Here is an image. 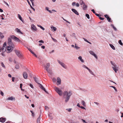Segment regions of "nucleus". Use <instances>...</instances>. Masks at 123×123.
Segmentation results:
<instances>
[{
	"label": "nucleus",
	"instance_id": "1",
	"mask_svg": "<svg viewBox=\"0 0 123 123\" xmlns=\"http://www.w3.org/2000/svg\"><path fill=\"white\" fill-rule=\"evenodd\" d=\"M72 92L71 91H70L68 92L67 91H65L63 92V94L64 96H66L65 97V102L66 103L68 102L70 97L72 95Z\"/></svg>",
	"mask_w": 123,
	"mask_h": 123
},
{
	"label": "nucleus",
	"instance_id": "2",
	"mask_svg": "<svg viewBox=\"0 0 123 123\" xmlns=\"http://www.w3.org/2000/svg\"><path fill=\"white\" fill-rule=\"evenodd\" d=\"M55 90L56 92L58 94L59 96H61L63 94L62 91L57 87H55Z\"/></svg>",
	"mask_w": 123,
	"mask_h": 123
},
{
	"label": "nucleus",
	"instance_id": "3",
	"mask_svg": "<svg viewBox=\"0 0 123 123\" xmlns=\"http://www.w3.org/2000/svg\"><path fill=\"white\" fill-rule=\"evenodd\" d=\"M10 37L11 38L13 39L16 41H17L18 42H20V40L18 38L16 37L14 35H11L10 36Z\"/></svg>",
	"mask_w": 123,
	"mask_h": 123
},
{
	"label": "nucleus",
	"instance_id": "4",
	"mask_svg": "<svg viewBox=\"0 0 123 123\" xmlns=\"http://www.w3.org/2000/svg\"><path fill=\"white\" fill-rule=\"evenodd\" d=\"M15 52L17 55L18 57L19 58H21L22 57V55L19 51L17 50H15Z\"/></svg>",
	"mask_w": 123,
	"mask_h": 123
},
{
	"label": "nucleus",
	"instance_id": "5",
	"mask_svg": "<svg viewBox=\"0 0 123 123\" xmlns=\"http://www.w3.org/2000/svg\"><path fill=\"white\" fill-rule=\"evenodd\" d=\"M13 46H12V47L11 46H7L6 49V52L8 53L11 52L12 50L11 48H12Z\"/></svg>",
	"mask_w": 123,
	"mask_h": 123
},
{
	"label": "nucleus",
	"instance_id": "6",
	"mask_svg": "<svg viewBox=\"0 0 123 123\" xmlns=\"http://www.w3.org/2000/svg\"><path fill=\"white\" fill-rule=\"evenodd\" d=\"M57 61L58 63L63 68H66V67L65 64L63 62H61L58 60H57Z\"/></svg>",
	"mask_w": 123,
	"mask_h": 123
},
{
	"label": "nucleus",
	"instance_id": "7",
	"mask_svg": "<svg viewBox=\"0 0 123 123\" xmlns=\"http://www.w3.org/2000/svg\"><path fill=\"white\" fill-rule=\"evenodd\" d=\"M8 44L11 47L13 46V43L12 42V40L10 37L8 39Z\"/></svg>",
	"mask_w": 123,
	"mask_h": 123
},
{
	"label": "nucleus",
	"instance_id": "8",
	"mask_svg": "<svg viewBox=\"0 0 123 123\" xmlns=\"http://www.w3.org/2000/svg\"><path fill=\"white\" fill-rule=\"evenodd\" d=\"M56 80L57 81V85H58L61 84V80L59 77H58L57 78Z\"/></svg>",
	"mask_w": 123,
	"mask_h": 123
},
{
	"label": "nucleus",
	"instance_id": "9",
	"mask_svg": "<svg viewBox=\"0 0 123 123\" xmlns=\"http://www.w3.org/2000/svg\"><path fill=\"white\" fill-rule=\"evenodd\" d=\"M89 53L90 54L93 56L95 57L96 59H97L98 58V57L97 55L94 53V52L92 51H89Z\"/></svg>",
	"mask_w": 123,
	"mask_h": 123
},
{
	"label": "nucleus",
	"instance_id": "10",
	"mask_svg": "<svg viewBox=\"0 0 123 123\" xmlns=\"http://www.w3.org/2000/svg\"><path fill=\"white\" fill-rule=\"evenodd\" d=\"M31 29L33 31H36L37 30V28L36 26L33 24L31 25Z\"/></svg>",
	"mask_w": 123,
	"mask_h": 123
},
{
	"label": "nucleus",
	"instance_id": "11",
	"mask_svg": "<svg viewBox=\"0 0 123 123\" xmlns=\"http://www.w3.org/2000/svg\"><path fill=\"white\" fill-rule=\"evenodd\" d=\"M23 75L24 78L25 79H26L27 78V73L25 72H24L23 73Z\"/></svg>",
	"mask_w": 123,
	"mask_h": 123
},
{
	"label": "nucleus",
	"instance_id": "12",
	"mask_svg": "<svg viewBox=\"0 0 123 123\" xmlns=\"http://www.w3.org/2000/svg\"><path fill=\"white\" fill-rule=\"evenodd\" d=\"M38 84L39 85V86L40 88H41L45 92H46V93H47V92L45 90V88L43 87V86L42 84H40L39 83Z\"/></svg>",
	"mask_w": 123,
	"mask_h": 123
},
{
	"label": "nucleus",
	"instance_id": "13",
	"mask_svg": "<svg viewBox=\"0 0 123 123\" xmlns=\"http://www.w3.org/2000/svg\"><path fill=\"white\" fill-rule=\"evenodd\" d=\"M50 66V64L49 63H47L46 64V66H45L46 69L47 71H48V68H49Z\"/></svg>",
	"mask_w": 123,
	"mask_h": 123
},
{
	"label": "nucleus",
	"instance_id": "14",
	"mask_svg": "<svg viewBox=\"0 0 123 123\" xmlns=\"http://www.w3.org/2000/svg\"><path fill=\"white\" fill-rule=\"evenodd\" d=\"M71 10L75 14L77 15H79V13L78 12H77V11L75 10V9L73 8H72L71 9Z\"/></svg>",
	"mask_w": 123,
	"mask_h": 123
},
{
	"label": "nucleus",
	"instance_id": "15",
	"mask_svg": "<svg viewBox=\"0 0 123 123\" xmlns=\"http://www.w3.org/2000/svg\"><path fill=\"white\" fill-rule=\"evenodd\" d=\"M15 31L17 32L19 34H23V33L20 30V29H18V28H16L15 29Z\"/></svg>",
	"mask_w": 123,
	"mask_h": 123
},
{
	"label": "nucleus",
	"instance_id": "16",
	"mask_svg": "<svg viewBox=\"0 0 123 123\" xmlns=\"http://www.w3.org/2000/svg\"><path fill=\"white\" fill-rule=\"evenodd\" d=\"M6 119L5 118L1 117L0 118V122L2 123L6 121Z\"/></svg>",
	"mask_w": 123,
	"mask_h": 123
},
{
	"label": "nucleus",
	"instance_id": "17",
	"mask_svg": "<svg viewBox=\"0 0 123 123\" xmlns=\"http://www.w3.org/2000/svg\"><path fill=\"white\" fill-rule=\"evenodd\" d=\"M15 98H14L12 96H11V97L7 98L6 100H10L11 101L13 100L14 99V100Z\"/></svg>",
	"mask_w": 123,
	"mask_h": 123
},
{
	"label": "nucleus",
	"instance_id": "18",
	"mask_svg": "<svg viewBox=\"0 0 123 123\" xmlns=\"http://www.w3.org/2000/svg\"><path fill=\"white\" fill-rule=\"evenodd\" d=\"M78 59L80 60L82 63H84V61L82 59V57L81 56H80L78 57Z\"/></svg>",
	"mask_w": 123,
	"mask_h": 123
},
{
	"label": "nucleus",
	"instance_id": "19",
	"mask_svg": "<svg viewBox=\"0 0 123 123\" xmlns=\"http://www.w3.org/2000/svg\"><path fill=\"white\" fill-rule=\"evenodd\" d=\"M50 28L53 31V30L54 31H55L56 30V28L53 26H51L50 27Z\"/></svg>",
	"mask_w": 123,
	"mask_h": 123
},
{
	"label": "nucleus",
	"instance_id": "20",
	"mask_svg": "<svg viewBox=\"0 0 123 123\" xmlns=\"http://www.w3.org/2000/svg\"><path fill=\"white\" fill-rule=\"evenodd\" d=\"M34 80L38 84L39 83H38V78H37L36 77H34Z\"/></svg>",
	"mask_w": 123,
	"mask_h": 123
},
{
	"label": "nucleus",
	"instance_id": "21",
	"mask_svg": "<svg viewBox=\"0 0 123 123\" xmlns=\"http://www.w3.org/2000/svg\"><path fill=\"white\" fill-rule=\"evenodd\" d=\"M87 69L88 70L89 72L90 73V74H92V75L94 76H95L94 73L90 69L88 68Z\"/></svg>",
	"mask_w": 123,
	"mask_h": 123
},
{
	"label": "nucleus",
	"instance_id": "22",
	"mask_svg": "<svg viewBox=\"0 0 123 123\" xmlns=\"http://www.w3.org/2000/svg\"><path fill=\"white\" fill-rule=\"evenodd\" d=\"M45 9L46 10L48 11L50 13H52V12H51V11L49 10V7H46L45 8Z\"/></svg>",
	"mask_w": 123,
	"mask_h": 123
},
{
	"label": "nucleus",
	"instance_id": "23",
	"mask_svg": "<svg viewBox=\"0 0 123 123\" xmlns=\"http://www.w3.org/2000/svg\"><path fill=\"white\" fill-rule=\"evenodd\" d=\"M87 7V6L85 4H84L83 6V9L84 10H86Z\"/></svg>",
	"mask_w": 123,
	"mask_h": 123
},
{
	"label": "nucleus",
	"instance_id": "24",
	"mask_svg": "<svg viewBox=\"0 0 123 123\" xmlns=\"http://www.w3.org/2000/svg\"><path fill=\"white\" fill-rule=\"evenodd\" d=\"M112 68L115 71V72L116 73H117V70H118V69H117V67H116V68H115L114 67H112Z\"/></svg>",
	"mask_w": 123,
	"mask_h": 123
},
{
	"label": "nucleus",
	"instance_id": "25",
	"mask_svg": "<svg viewBox=\"0 0 123 123\" xmlns=\"http://www.w3.org/2000/svg\"><path fill=\"white\" fill-rule=\"evenodd\" d=\"M2 48V50L3 51V52H5L6 49V47H3V46Z\"/></svg>",
	"mask_w": 123,
	"mask_h": 123
},
{
	"label": "nucleus",
	"instance_id": "26",
	"mask_svg": "<svg viewBox=\"0 0 123 123\" xmlns=\"http://www.w3.org/2000/svg\"><path fill=\"white\" fill-rule=\"evenodd\" d=\"M81 104L84 106H86L85 103L84 101L82 100L81 101Z\"/></svg>",
	"mask_w": 123,
	"mask_h": 123
},
{
	"label": "nucleus",
	"instance_id": "27",
	"mask_svg": "<svg viewBox=\"0 0 123 123\" xmlns=\"http://www.w3.org/2000/svg\"><path fill=\"white\" fill-rule=\"evenodd\" d=\"M109 45L111 48L113 50H115V48L114 47V46L111 44H110Z\"/></svg>",
	"mask_w": 123,
	"mask_h": 123
},
{
	"label": "nucleus",
	"instance_id": "28",
	"mask_svg": "<svg viewBox=\"0 0 123 123\" xmlns=\"http://www.w3.org/2000/svg\"><path fill=\"white\" fill-rule=\"evenodd\" d=\"M18 17L23 22V21L22 20V18L21 16L19 14H18Z\"/></svg>",
	"mask_w": 123,
	"mask_h": 123
},
{
	"label": "nucleus",
	"instance_id": "29",
	"mask_svg": "<svg viewBox=\"0 0 123 123\" xmlns=\"http://www.w3.org/2000/svg\"><path fill=\"white\" fill-rule=\"evenodd\" d=\"M41 118L40 116L37 119V123H39L40 120Z\"/></svg>",
	"mask_w": 123,
	"mask_h": 123
},
{
	"label": "nucleus",
	"instance_id": "30",
	"mask_svg": "<svg viewBox=\"0 0 123 123\" xmlns=\"http://www.w3.org/2000/svg\"><path fill=\"white\" fill-rule=\"evenodd\" d=\"M80 4L81 5H84L85 4V3L83 2V1L82 0H80Z\"/></svg>",
	"mask_w": 123,
	"mask_h": 123
},
{
	"label": "nucleus",
	"instance_id": "31",
	"mask_svg": "<svg viewBox=\"0 0 123 123\" xmlns=\"http://www.w3.org/2000/svg\"><path fill=\"white\" fill-rule=\"evenodd\" d=\"M3 34L1 33V32H0V37L1 38H3L4 37V36L3 35Z\"/></svg>",
	"mask_w": 123,
	"mask_h": 123
},
{
	"label": "nucleus",
	"instance_id": "32",
	"mask_svg": "<svg viewBox=\"0 0 123 123\" xmlns=\"http://www.w3.org/2000/svg\"><path fill=\"white\" fill-rule=\"evenodd\" d=\"M111 63L112 65L115 68H116V65L114 63H113L112 61L111 62Z\"/></svg>",
	"mask_w": 123,
	"mask_h": 123
},
{
	"label": "nucleus",
	"instance_id": "33",
	"mask_svg": "<svg viewBox=\"0 0 123 123\" xmlns=\"http://www.w3.org/2000/svg\"><path fill=\"white\" fill-rule=\"evenodd\" d=\"M111 26L113 27V28L114 29V30L115 31H117V29L114 26V25L113 24H111Z\"/></svg>",
	"mask_w": 123,
	"mask_h": 123
},
{
	"label": "nucleus",
	"instance_id": "34",
	"mask_svg": "<svg viewBox=\"0 0 123 123\" xmlns=\"http://www.w3.org/2000/svg\"><path fill=\"white\" fill-rule=\"evenodd\" d=\"M19 64H17L15 66V68L18 69L19 68Z\"/></svg>",
	"mask_w": 123,
	"mask_h": 123
},
{
	"label": "nucleus",
	"instance_id": "35",
	"mask_svg": "<svg viewBox=\"0 0 123 123\" xmlns=\"http://www.w3.org/2000/svg\"><path fill=\"white\" fill-rule=\"evenodd\" d=\"M119 43L121 45H123V43H122V41L121 40H120L118 41Z\"/></svg>",
	"mask_w": 123,
	"mask_h": 123
},
{
	"label": "nucleus",
	"instance_id": "36",
	"mask_svg": "<svg viewBox=\"0 0 123 123\" xmlns=\"http://www.w3.org/2000/svg\"><path fill=\"white\" fill-rule=\"evenodd\" d=\"M74 48L76 49H79L80 48L79 47L77 46L76 45V44H75V45Z\"/></svg>",
	"mask_w": 123,
	"mask_h": 123
},
{
	"label": "nucleus",
	"instance_id": "37",
	"mask_svg": "<svg viewBox=\"0 0 123 123\" xmlns=\"http://www.w3.org/2000/svg\"><path fill=\"white\" fill-rule=\"evenodd\" d=\"M82 67H83L84 68H86L87 69L88 68V67H86L85 65L83 64L82 65Z\"/></svg>",
	"mask_w": 123,
	"mask_h": 123
},
{
	"label": "nucleus",
	"instance_id": "38",
	"mask_svg": "<svg viewBox=\"0 0 123 123\" xmlns=\"http://www.w3.org/2000/svg\"><path fill=\"white\" fill-rule=\"evenodd\" d=\"M30 112H31V113H32V115H31L32 116L34 117V115H35V114H34V113L33 111H30Z\"/></svg>",
	"mask_w": 123,
	"mask_h": 123
},
{
	"label": "nucleus",
	"instance_id": "39",
	"mask_svg": "<svg viewBox=\"0 0 123 123\" xmlns=\"http://www.w3.org/2000/svg\"><path fill=\"white\" fill-rule=\"evenodd\" d=\"M51 38L52 39L53 41L55 42H57V41L54 38H53L52 37H51Z\"/></svg>",
	"mask_w": 123,
	"mask_h": 123
},
{
	"label": "nucleus",
	"instance_id": "40",
	"mask_svg": "<svg viewBox=\"0 0 123 123\" xmlns=\"http://www.w3.org/2000/svg\"><path fill=\"white\" fill-rule=\"evenodd\" d=\"M28 50L31 52L33 54H35V53L30 49H29Z\"/></svg>",
	"mask_w": 123,
	"mask_h": 123
},
{
	"label": "nucleus",
	"instance_id": "41",
	"mask_svg": "<svg viewBox=\"0 0 123 123\" xmlns=\"http://www.w3.org/2000/svg\"><path fill=\"white\" fill-rule=\"evenodd\" d=\"M86 16L87 17V18L88 19L90 18V17L89 15L88 14H86Z\"/></svg>",
	"mask_w": 123,
	"mask_h": 123
},
{
	"label": "nucleus",
	"instance_id": "42",
	"mask_svg": "<svg viewBox=\"0 0 123 123\" xmlns=\"http://www.w3.org/2000/svg\"><path fill=\"white\" fill-rule=\"evenodd\" d=\"M52 80L53 82L55 83L56 82V79L55 78H54Z\"/></svg>",
	"mask_w": 123,
	"mask_h": 123
},
{
	"label": "nucleus",
	"instance_id": "43",
	"mask_svg": "<svg viewBox=\"0 0 123 123\" xmlns=\"http://www.w3.org/2000/svg\"><path fill=\"white\" fill-rule=\"evenodd\" d=\"M107 19L109 22H111V18H110L109 17L108 18H107Z\"/></svg>",
	"mask_w": 123,
	"mask_h": 123
},
{
	"label": "nucleus",
	"instance_id": "44",
	"mask_svg": "<svg viewBox=\"0 0 123 123\" xmlns=\"http://www.w3.org/2000/svg\"><path fill=\"white\" fill-rule=\"evenodd\" d=\"M1 65L4 68H5V67L4 64L3 63V62H1Z\"/></svg>",
	"mask_w": 123,
	"mask_h": 123
},
{
	"label": "nucleus",
	"instance_id": "45",
	"mask_svg": "<svg viewBox=\"0 0 123 123\" xmlns=\"http://www.w3.org/2000/svg\"><path fill=\"white\" fill-rule=\"evenodd\" d=\"M72 37L75 38H76V37L75 36V34L74 33H73L72 34Z\"/></svg>",
	"mask_w": 123,
	"mask_h": 123
},
{
	"label": "nucleus",
	"instance_id": "46",
	"mask_svg": "<svg viewBox=\"0 0 123 123\" xmlns=\"http://www.w3.org/2000/svg\"><path fill=\"white\" fill-rule=\"evenodd\" d=\"M93 103L95 104L97 106H99V104L98 103V102H93Z\"/></svg>",
	"mask_w": 123,
	"mask_h": 123
},
{
	"label": "nucleus",
	"instance_id": "47",
	"mask_svg": "<svg viewBox=\"0 0 123 123\" xmlns=\"http://www.w3.org/2000/svg\"><path fill=\"white\" fill-rule=\"evenodd\" d=\"M6 42H5L3 44V47H6Z\"/></svg>",
	"mask_w": 123,
	"mask_h": 123
},
{
	"label": "nucleus",
	"instance_id": "48",
	"mask_svg": "<svg viewBox=\"0 0 123 123\" xmlns=\"http://www.w3.org/2000/svg\"><path fill=\"white\" fill-rule=\"evenodd\" d=\"M72 109L69 108V109H67L66 110L68 112H70L71 111V110Z\"/></svg>",
	"mask_w": 123,
	"mask_h": 123
},
{
	"label": "nucleus",
	"instance_id": "49",
	"mask_svg": "<svg viewBox=\"0 0 123 123\" xmlns=\"http://www.w3.org/2000/svg\"><path fill=\"white\" fill-rule=\"evenodd\" d=\"M28 85H29L32 88H33L34 87H33V85L31 84H28Z\"/></svg>",
	"mask_w": 123,
	"mask_h": 123
},
{
	"label": "nucleus",
	"instance_id": "50",
	"mask_svg": "<svg viewBox=\"0 0 123 123\" xmlns=\"http://www.w3.org/2000/svg\"><path fill=\"white\" fill-rule=\"evenodd\" d=\"M45 109L46 110H47L48 109V107L47 106H45Z\"/></svg>",
	"mask_w": 123,
	"mask_h": 123
},
{
	"label": "nucleus",
	"instance_id": "51",
	"mask_svg": "<svg viewBox=\"0 0 123 123\" xmlns=\"http://www.w3.org/2000/svg\"><path fill=\"white\" fill-rule=\"evenodd\" d=\"M64 21H65L66 22L68 23L69 24H70V22H69L67 20H66L65 19H64Z\"/></svg>",
	"mask_w": 123,
	"mask_h": 123
},
{
	"label": "nucleus",
	"instance_id": "52",
	"mask_svg": "<svg viewBox=\"0 0 123 123\" xmlns=\"http://www.w3.org/2000/svg\"><path fill=\"white\" fill-rule=\"evenodd\" d=\"M4 2L5 4H6L8 6H9V5L6 2H5V1H3Z\"/></svg>",
	"mask_w": 123,
	"mask_h": 123
},
{
	"label": "nucleus",
	"instance_id": "53",
	"mask_svg": "<svg viewBox=\"0 0 123 123\" xmlns=\"http://www.w3.org/2000/svg\"><path fill=\"white\" fill-rule=\"evenodd\" d=\"M83 39H84V41H85L86 42H87L88 43V41L85 38H83Z\"/></svg>",
	"mask_w": 123,
	"mask_h": 123
},
{
	"label": "nucleus",
	"instance_id": "54",
	"mask_svg": "<svg viewBox=\"0 0 123 123\" xmlns=\"http://www.w3.org/2000/svg\"><path fill=\"white\" fill-rule=\"evenodd\" d=\"M8 59H9V61L10 62H12V59L11 58H9Z\"/></svg>",
	"mask_w": 123,
	"mask_h": 123
},
{
	"label": "nucleus",
	"instance_id": "55",
	"mask_svg": "<svg viewBox=\"0 0 123 123\" xmlns=\"http://www.w3.org/2000/svg\"><path fill=\"white\" fill-rule=\"evenodd\" d=\"M104 16H105V18H108L109 17L108 16V15L107 14L105 15H104Z\"/></svg>",
	"mask_w": 123,
	"mask_h": 123
},
{
	"label": "nucleus",
	"instance_id": "56",
	"mask_svg": "<svg viewBox=\"0 0 123 123\" xmlns=\"http://www.w3.org/2000/svg\"><path fill=\"white\" fill-rule=\"evenodd\" d=\"M1 52H3V51H2V48L0 47V53Z\"/></svg>",
	"mask_w": 123,
	"mask_h": 123
},
{
	"label": "nucleus",
	"instance_id": "57",
	"mask_svg": "<svg viewBox=\"0 0 123 123\" xmlns=\"http://www.w3.org/2000/svg\"><path fill=\"white\" fill-rule=\"evenodd\" d=\"M30 0L31 2L32 3V5L33 6L34 3H33V2L34 1V0Z\"/></svg>",
	"mask_w": 123,
	"mask_h": 123
},
{
	"label": "nucleus",
	"instance_id": "58",
	"mask_svg": "<svg viewBox=\"0 0 123 123\" xmlns=\"http://www.w3.org/2000/svg\"><path fill=\"white\" fill-rule=\"evenodd\" d=\"M95 15L99 17L101 15H100L99 14H98L96 13L95 14Z\"/></svg>",
	"mask_w": 123,
	"mask_h": 123
},
{
	"label": "nucleus",
	"instance_id": "59",
	"mask_svg": "<svg viewBox=\"0 0 123 123\" xmlns=\"http://www.w3.org/2000/svg\"><path fill=\"white\" fill-rule=\"evenodd\" d=\"M0 94L2 96H3L4 95V93H3V92L1 91Z\"/></svg>",
	"mask_w": 123,
	"mask_h": 123
},
{
	"label": "nucleus",
	"instance_id": "60",
	"mask_svg": "<svg viewBox=\"0 0 123 123\" xmlns=\"http://www.w3.org/2000/svg\"><path fill=\"white\" fill-rule=\"evenodd\" d=\"M23 85V84L22 83H21L20 84V88H22V86Z\"/></svg>",
	"mask_w": 123,
	"mask_h": 123
},
{
	"label": "nucleus",
	"instance_id": "61",
	"mask_svg": "<svg viewBox=\"0 0 123 123\" xmlns=\"http://www.w3.org/2000/svg\"><path fill=\"white\" fill-rule=\"evenodd\" d=\"M91 11H92V12H93L94 13V14H95L96 13V12H95V11L94 10V9H92V10H91Z\"/></svg>",
	"mask_w": 123,
	"mask_h": 123
},
{
	"label": "nucleus",
	"instance_id": "62",
	"mask_svg": "<svg viewBox=\"0 0 123 123\" xmlns=\"http://www.w3.org/2000/svg\"><path fill=\"white\" fill-rule=\"evenodd\" d=\"M80 108H81V109H86L85 108H84V107L82 106H80Z\"/></svg>",
	"mask_w": 123,
	"mask_h": 123
},
{
	"label": "nucleus",
	"instance_id": "63",
	"mask_svg": "<svg viewBox=\"0 0 123 123\" xmlns=\"http://www.w3.org/2000/svg\"><path fill=\"white\" fill-rule=\"evenodd\" d=\"M76 6L78 7L79 6V4L78 3H77L76 4Z\"/></svg>",
	"mask_w": 123,
	"mask_h": 123
},
{
	"label": "nucleus",
	"instance_id": "64",
	"mask_svg": "<svg viewBox=\"0 0 123 123\" xmlns=\"http://www.w3.org/2000/svg\"><path fill=\"white\" fill-rule=\"evenodd\" d=\"M76 4V3L75 2H73L72 3V5L73 6H74Z\"/></svg>",
	"mask_w": 123,
	"mask_h": 123
}]
</instances>
